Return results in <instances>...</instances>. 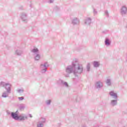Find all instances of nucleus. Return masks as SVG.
Segmentation results:
<instances>
[{
    "label": "nucleus",
    "instance_id": "ddd939ff",
    "mask_svg": "<svg viewBox=\"0 0 127 127\" xmlns=\"http://www.w3.org/2000/svg\"><path fill=\"white\" fill-rule=\"evenodd\" d=\"M80 69H81V71H83V67H81L80 68L78 67V70H80Z\"/></svg>",
    "mask_w": 127,
    "mask_h": 127
},
{
    "label": "nucleus",
    "instance_id": "1a4fd4ad",
    "mask_svg": "<svg viewBox=\"0 0 127 127\" xmlns=\"http://www.w3.org/2000/svg\"><path fill=\"white\" fill-rule=\"evenodd\" d=\"M32 51H33V52H37V51H38V49H35L33 50Z\"/></svg>",
    "mask_w": 127,
    "mask_h": 127
},
{
    "label": "nucleus",
    "instance_id": "9b49d317",
    "mask_svg": "<svg viewBox=\"0 0 127 127\" xmlns=\"http://www.w3.org/2000/svg\"><path fill=\"white\" fill-rule=\"evenodd\" d=\"M43 125L42 124H39V125H38V127H43Z\"/></svg>",
    "mask_w": 127,
    "mask_h": 127
},
{
    "label": "nucleus",
    "instance_id": "0eeeda50",
    "mask_svg": "<svg viewBox=\"0 0 127 127\" xmlns=\"http://www.w3.org/2000/svg\"><path fill=\"white\" fill-rule=\"evenodd\" d=\"M127 8L125 7H123L122 8V11H123V12H125V11H127Z\"/></svg>",
    "mask_w": 127,
    "mask_h": 127
},
{
    "label": "nucleus",
    "instance_id": "423d86ee",
    "mask_svg": "<svg viewBox=\"0 0 127 127\" xmlns=\"http://www.w3.org/2000/svg\"><path fill=\"white\" fill-rule=\"evenodd\" d=\"M111 96H114V97H117V94L114 93L113 92H110Z\"/></svg>",
    "mask_w": 127,
    "mask_h": 127
},
{
    "label": "nucleus",
    "instance_id": "2eb2a0df",
    "mask_svg": "<svg viewBox=\"0 0 127 127\" xmlns=\"http://www.w3.org/2000/svg\"><path fill=\"white\" fill-rule=\"evenodd\" d=\"M114 102H116V103H117V100H113L112 103H114Z\"/></svg>",
    "mask_w": 127,
    "mask_h": 127
},
{
    "label": "nucleus",
    "instance_id": "9d476101",
    "mask_svg": "<svg viewBox=\"0 0 127 127\" xmlns=\"http://www.w3.org/2000/svg\"><path fill=\"white\" fill-rule=\"evenodd\" d=\"M2 96L4 98H5V97H7V96L6 95V94L5 93L3 94Z\"/></svg>",
    "mask_w": 127,
    "mask_h": 127
},
{
    "label": "nucleus",
    "instance_id": "4468645a",
    "mask_svg": "<svg viewBox=\"0 0 127 127\" xmlns=\"http://www.w3.org/2000/svg\"><path fill=\"white\" fill-rule=\"evenodd\" d=\"M64 85H65V86H66V87H68V84H67V83L65 82Z\"/></svg>",
    "mask_w": 127,
    "mask_h": 127
},
{
    "label": "nucleus",
    "instance_id": "6e6552de",
    "mask_svg": "<svg viewBox=\"0 0 127 127\" xmlns=\"http://www.w3.org/2000/svg\"><path fill=\"white\" fill-rule=\"evenodd\" d=\"M35 59V60H38L39 59H40V56L39 55H37Z\"/></svg>",
    "mask_w": 127,
    "mask_h": 127
},
{
    "label": "nucleus",
    "instance_id": "f3484780",
    "mask_svg": "<svg viewBox=\"0 0 127 127\" xmlns=\"http://www.w3.org/2000/svg\"><path fill=\"white\" fill-rule=\"evenodd\" d=\"M49 104H50V100H49Z\"/></svg>",
    "mask_w": 127,
    "mask_h": 127
},
{
    "label": "nucleus",
    "instance_id": "dca6fc26",
    "mask_svg": "<svg viewBox=\"0 0 127 127\" xmlns=\"http://www.w3.org/2000/svg\"><path fill=\"white\" fill-rule=\"evenodd\" d=\"M66 71H67V72H69V68H67V69H66Z\"/></svg>",
    "mask_w": 127,
    "mask_h": 127
},
{
    "label": "nucleus",
    "instance_id": "39448f33",
    "mask_svg": "<svg viewBox=\"0 0 127 127\" xmlns=\"http://www.w3.org/2000/svg\"><path fill=\"white\" fill-rule=\"evenodd\" d=\"M94 65L95 67H98L99 66V63L97 62H95L94 63Z\"/></svg>",
    "mask_w": 127,
    "mask_h": 127
},
{
    "label": "nucleus",
    "instance_id": "f03ea898",
    "mask_svg": "<svg viewBox=\"0 0 127 127\" xmlns=\"http://www.w3.org/2000/svg\"><path fill=\"white\" fill-rule=\"evenodd\" d=\"M4 88L7 89V92L10 91V85L9 84H5L4 85Z\"/></svg>",
    "mask_w": 127,
    "mask_h": 127
},
{
    "label": "nucleus",
    "instance_id": "20e7f679",
    "mask_svg": "<svg viewBox=\"0 0 127 127\" xmlns=\"http://www.w3.org/2000/svg\"><path fill=\"white\" fill-rule=\"evenodd\" d=\"M105 44L106 45H110V41L109 40V39H106Z\"/></svg>",
    "mask_w": 127,
    "mask_h": 127
},
{
    "label": "nucleus",
    "instance_id": "f257e3e1",
    "mask_svg": "<svg viewBox=\"0 0 127 127\" xmlns=\"http://www.w3.org/2000/svg\"><path fill=\"white\" fill-rule=\"evenodd\" d=\"M11 116H12L13 119H14V120H18L19 116L17 115V112H16L15 113L12 112L11 113Z\"/></svg>",
    "mask_w": 127,
    "mask_h": 127
},
{
    "label": "nucleus",
    "instance_id": "7ed1b4c3",
    "mask_svg": "<svg viewBox=\"0 0 127 127\" xmlns=\"http://www.w3.org/2000/svg\"><path fill=\"white\" fill-rule=\"evenodd\" d=\"M25 119H26V117L20 116H19L18 120H20V121H22L23 120H25Z\"/></svg>",
    "mask_w": 127,
    "mask_h": 127
},
{
    "label": "nucleus",
    "instance_id": "f8f14e48",
    "mask_svg": "<svg viewBox=\"0 0 127 127\" xmlns=\"http://www.w3.org/2000/svg\"><path fill=\"white\" fill-rule=\"evenodd\" d=\"M19 99L20 100V101H22V100H23V97H19Z\"/></svg>",
    "mask_w": 127,
    "mask_h": 127
}]
</instances>
